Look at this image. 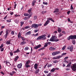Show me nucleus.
Returning <instances> with one entry per match:
<instances>
[{
  "label": "nucleus",
  "mask_w": 76,
  "mask_h": 76,
  "mask_svg": "<svg viewBox=\"0 0 76 76\" xmlns=\"http://www.w3.org/2000/svg\"><path fill=\"white\" fill-rule=\"evenodd\" d=\"M28 64H25V67H26V68H28V67H30L31 66L29 65H28Z\"/></svg>",
  "instance_id": "nucleus-15"
},
{
  "label": "nucleus",
  "mask_w": 76,
  "mask_h": 76,
  "mask_svg": "<svg viewBox=\"0 0 76 76\" xmlns=\"http://www.w3.org/2000/svg\"><path fill=\"white\" fill-rule=\"evenodd\" d=\"M10 56H13V52L11 51V52H10Z\"/></svg>",
  "instance_id": "nucleus-33"
},
{
  "label": "nucleus",
  "mask_w": 76,
  "mask_h": 76,
  "mask_svg": "<svg viewBox=\"0 0 76 76\" xmlns=\"http://www.w3.org/2000/svg\"><path fill=\"white\" fill-rule=\"evenodd\" d=\"M47 12V11H42V14H44L45 13H46Z\"/></svg>",
  "instance_id": "nucleus-46"
},
{
  "label": "nucleus",
  "mask_w": 76,
  "mask_h": 76,
  "mask_svg": "<svg viewBox=\"0 0 76 76\" xmlns=\"http://www.w3.org/2000/svg\"><path fill=\"white\" fill-rule=\"evenodd\" d=\"M29 18H29V16H28V17H25L23 19L25 20H27L28 19H29Z\"/></svg>",
  "instance_id": "nucleus-26"
},
{
  "label": "nucleus",
  "mask_w": 76,
  "mask_h": 76,
  "mask_svg": "<svg viewBox=\"0 0 76 76\" xmlns=\"http://www.w3.org/2000/svg\"><path fill=\"white\" fill-rule=\"evenodd\" d=\"M44 48H45L44 47H43L39 49H38V51H41V50H44Z\"/></svg>",
  "instance_id": "nucleus-36"
},
{
  "label": "nucleus",
  "mask_w": 76,
  "mask_h": 76,
  "mask_svg": "<svg viewBox=\"0 0 76 76\" xmlns=\"http://www.w3.org/2000/svg\"><path fill=\"white\" fill-rule=\"evenodd\" d=\"M36 3V0H34L33 1H32V6H34L35 5V4Z\"/></svg>",
  "instance_id": "nucleus-11"
},
{
  "label": "nucleus",
  "mask_w": 76,
  "mask_h": 76,
  "mask_svg": "<svg viewBox=\"0 0 76 76\" xmlns=\"http://www.w3.org/2000/svg\"><path fill=\"white\" fill-rule=\"evenodd\" d=\"M44 72V73H48V71H45Z\"/></svg>",
  "instance_id": "nucleus-58"
},
{
  "label": "nucleus",
  "mask_w": 76,
  "mask_h": 76,
  "mask_svg": "<svg viewBox=\"0 0 76 76\" xmlns=\"http://www.w3.org/2000/svg\"><path fill=\"white\" fill-rule=\"evenodd\" d=\"M59 41V39H54V41H55V42H57V41Z\"/></svg>",
  "instance_id": "nucleus-48"
},
{
  "label": "nucleus",
  "mask_w": 76,
  "mask_h": 76,
  "mask_svg": "<svg viewBox=\"0 0 76 76\" xmlns=\"http://www.w3.org/2000/svg\"><path fill=\"white\" fill-rule=\"evenodd\" d=\"M15 22L16 23H18L19 22V20H18L17 19H16L15 20Z\"/></svg>",
  "instance_id": "nucleus-39"
},
{
  "label": "nucleus",
  "mask_w": 76,
  "mask_h": 76,
  "mask_svg": "<svg viewBox=\"0 0 76 76\" xmlns=\"http://www.w3.org/2000/svg\"><path fill=\"white\" fill-rule=\"evenodd\" d=\"M12 73L13 74H15V73H16V72H15V71H13L12 72Z\"/></svg>",
  "instance_id": "nucleus-63"
},
{
  "label": "nucleus",
  "mask_w": 76,
  "mask_h": 76,
  "mask_svg": "<svg viewBox=\"0 0 76 76\" xmlns=\"http://www.w3.org/2000/svg\"><path fill=\"white\" fill-rule=\"evenodd\" d=\"M24 24V22H20V26H22V25Z\"/></svg>",
  "instance_id": "nucleus-42"
},
{
  "label": "nucleus",
  "mask_w": 76,
  "mask_h": 76,
  "mask_svg": "<svg viewBox=\"0 0 76 76\" xmlns=\"http://www.w3.org/2000/svg\"><path fill=\"white\" fill-rule=\"evenodd\" d=\"M12 41V39H10V40L7 41L6 42V43L7 45H9L10 44H11V43H10V42Z\"/></svg>",
  "instance_id": "nucleus-9"
},
{
  "label": "nucleus",
  "mask_w": 76,
  "mask_h": 76,
  "mask_svg": "<svg viewBox=\"0 0 76 76\" xmlns=\"http://www.w3.org/2000/svg\"><path fill=\"white\" fill-rule=\"evenodd\" d=\"M11 34L12 35H14L15 34V31H12L11 32Z\"/></svg>",
  "instance_id": "nucleus-44"
},
{
  "label": "nucleus",
  "mask_w": 76,
  "mask_h": 76,
  "mask_svg": "<svg viewBox=\"0 0 76 76\" xmlns=\"http://www.w3.org/2000/svg\"><path fill=\"white\" fill-rule=\"evenodd\" d=\"M9 32V31L8 30H7L6 31V34H9V32Z\"/></svg>",
  "instance_id": "nucleus-60"
},
{
  "label": "nucleus",
  "mask_w": 76,
  "mask_h": 76,
  "mask_svg": "<svg viewBox=\"0 0 76 76\" xmlns=\"http://www.w3.org/2000/svg\"><path fill=\"white\" fill-rule=\"evenodd\" d=\"M26 42L23 41L21 42L20 43V45H24V44H26Z\"/></svg>",
  "instance_id": "nucleus-14"
},
{
  "label": "nucleus",
  "mask_w": 76,
  "mask_h": 76,
  "mask_svg": "<svg viewBox=\"0 0 76 76\" xmlns=\"http://www.w3.org/2000/svg\"><path fill=\"white\" fill-rule=\"evenodd\" d=\"M58 37H61L62 36H63V34L61 33H60L59 34H58Z\"/></svg>",
  "instance_id": "nucleus-31"
},
{
  "label": "nucleus",
  "mask_w": 76,
  "mask_h": 76,
  "mask_svg": "<svg viewBox=\"0 0 76 76\" xmlns=\"http://www.w3.org/2000/svg\"><path fill=\"white\" fill-rule=\"evenodd\" d=\"M62 57V56H58L57 57V59H58V58H61V57Z\"/></svg>",
  "instance_id": "nucleus-54"
},
{
  "label": "nucleus",
  "mask_w": 76,
  "mask_h": 76,
  "mask_svg": "<svg viewBox=\"0 0 76 76\" xmlns=\"http://www.w3.org/2000/svg\"><path fill=\"white\" fill-rule=\"evenodd\" d=\"M19 51H20V50H19L18 49L16 51H14V53H19Z\"/></svg>",
  "instance_id": "nucleus-20"
},
{
  "label": "nucleus",
  "mask_w": 76,
  "mask_h": 76,
  "mask_svg": "<svg viewBox=\"0 0 76 76\" xmlns=\"http://www.w3.org/2000/svg\"><path fill=\"white\" fill-rule=\"evenodd\" d=\"M31 34V32L30 31H29L26 33L25 34V35L26 36H27V35H30V34Z\"/></svg>",
  "instance_id": "nucleus-13"
},
{
  "label": "nucleus",
  "mask_w": 76,
  "mask_h": 76,
  "mask_svg": "<svg viewBox=\"0 0 76 76\" xmlns=\"http://www.w3.org/2000/svg\"><path fill=\"white\" fill-rule=\"evenodd\" d=\"M49 41H52V42H53L54 41V39H53V38H50V39H49Z\"/></svg>",
  "instance_id": "nucleus-30"
},
{
  "label": "nucleus",
  "mask_w": 76,
  "mask_h": 76,
  "mask_svg": "<svg viewBox=\"0 0 76 76\" xmlns=\"http://www.w3.org/2000/svg\"><path fill=\"white\" fill-rule=\"evenodd\" d=\"M38 27V25L36 24H33L32 25H31V28H37Z\"/></svg>",
  "instance_id": "nucleus-4"
},
{
  "label": "nucleus",
  "mask_w": 76,
  "mask_h": 76,
  "mask_svg": "<svg viewBox=\"0 0 76 76\" xmlns=\"http://www.w3.org/2000/svg\"><path fill=\"white\" fill-rule=\"evenodd\" d=\"M32 8H31L30 9H29L28 11V13H30L31 12H32Z\"/></svg>",
  "instance_id": "nucleus-29"
},
{
  "label": "nucleus",
  "mask_w": 76,
  "mask_h": 76,
  "mask_svg": "<svg viewBox=\"0 0 76 76\" xmlns=\"http://www.w3.org/2000/svg\"><path fill=\"white\" fill-rule=\"evenodd\" d=\"M50 20H51L53 22H54V20L51 18H49L47 20V21L44 24V26H47V25L50 23Z\"/></svg>",
  "instance_id": "nucleus-2"
},
{
  "label": "nucleus",
  "mask_w": 76,
  "mask_h": 76,
  "mask_svg": "<svg viewBox=\"0 0 76 76\" xmlns=\"http://www.w3.org/2000/svg\"><path fill=\"white\" fill-rule=\"evenodd\" d=\"M55 70H58V69H57V68H53V69H51V72H54V71H55Z\"/></svg>",
  "instance_id": "nucleus-16"
},
{
  "label": "nucleus",
  "mask_w": 76,
  "mask_h": 76,
  "mask_svg": "<svg viewBox=\"0 0 76 76\" xmlns=\"http://www.w3.org/2000/svg\"><path fill=\"white\" fill-rule=\"evenodd\" d=\"M49 50L50 51H54L56 50V48L51 47L49 48Z\"/></svg>",
  "instance_id": "nucleus-10"
},
{
  "label": "nucleus",
  "mask_w": 76,
  "mask_h": 76,
  "mask_svg": "<svg viewBox=\"0 0 76 76\" xmlns=\"http://www.w3.org/2000/svg\"><path fill=\"white\" fill-rule=\"evenodd\" d=\"M30 62H31V61H30V60H28V61H27L26 63L25 64H29L30 63Z\"/></svg>",
  "instance_id": "nucleus-23"
},
{
  "label": "nucleus",
  "mask_w": 76,
  "mask_h": 76,
  "mask_svg": "<svg viewBox=\"0 0 76 76\" xmlns=\"http://www.w3.org/2000/svg\"><path fill=\"white\" fill-rule=\"evenodd\" d=\"M38 31H39V29H38V30H34V32L35 33H36V32H38Z\"/></svg>",
  "instance_id": "nucleus-49"
},
{
  "label": "nucleus",
  "mask_w": 76,
  "mask_h": 76,
  "mask_svg": "<svg viewBox=\"0 0 76 76\" xmlns=\"http://www.w3.org/2000/svg\"><path fill=\"white\" fill-rule=\"evenodd\" d=\"M66 46H64L62 48V50H65V48H66Z\"/></svg>",
  "instance_id": "nucleus-40"
},
{
  "label": "nucleus",
  "mask_w": 76,
  "mask_h": 76,
  "mask_svg": "<svg viewBox=\"0 0 76 76\" xmlns=\"http://www.w3.org/2000/svg\"><path fill=\"white\" fill-rule=\"evenodd\" d=\"M59 53H60V51H56L53 53L52 54V56H56V55H57V54H59Z\"/></svg>",
  "instance_id": "nucleus-5"
},
{
  "label": "nucleus",
  "mask_w": 76,
  "mask_h": 76,
  "mask_svg": "<svg viewBox=\"0 0 76 76\" xmlns=\"http://www.w3.org/2000/svg\"><path fill=\"white\" fill-rule=\"evenodd\" d=\"M28 13L29 15V16H28V18H30V17H31V16L32 15V12H31L29 13Z\"/></svg>",
  "instance_id": "nucleus-24"
},
{
  "label": "nucleus",
  "mask_w": 76,
  "mask_h": 76,
  "mask_svg": "<svg viewBox=\"0 0 76 76\" xmlns=\"http://www.w3.org/2000/svg\"><path fill=\"white\" fill-rule=\"evenodd\" d=\"M48 46V45L47 43H46L45 44V45L44 46V47H46Z\"/></svg>",
  "instance_id": "nucleus-43"
},
{
  "label": "nucleus",
  "mask_w": 76,
  "mask_h": 76,
  "mask_svg": "<svg viewBox=\"0 0 76 76\" xmlns=\"http://www.w3.org/2000/svg\"><path fill=\"white\" fill-rule=\"evenodd\" d=\"M21 37V34L20 32H19L18 33V38L19 39Z\"/></svg>",
  "instance_id": "nucleus-19"
},
{
  "label": "nucleus",
  "mask_w": 76,
  "mask_h": 76,
  "mask_svg": "<svg viewBox=\"0 0 76 76\" xmlns=\"http://www.w3.org/2000/svg\"><path fill=\"white\" fill-rule=\"evenodd\" d=\"M71 64H72L71 62L69 63L66 67H69V66H70V65H71Z\"/></svg>",
  "instance_id": "nucleus-35"
},
{
  "label": "nucleus",
  "mask_w": 76,
  "mask_h": 76,
  "mask_svg": "<svg viewBox=\"0 0 76 76\" xmlns=\"http://www.w3.org/2000/svg\"><path fill=\"white\" fill-rule=\"evenodd\" d=\"M0 50L1 51H4V48H1Z\"/></svg>",
  "instance_id": "nucleus-56"
},
{
  "label": "nucleus",
  "mask_w": 76,
  "mask_h": 76,
  "mask_svg": "<svg viewBox=\"0 0 76 76\" xmlns=\"http://www.w3.org/2000/svg\"><path fill=\"white\" fill-rule=\"evenodd\" d=\"M59 12V9L58 8H56L55 9V10L53 12V13H56L57 12Z\"/></svg>",
  "instance_id": "nucleus-12"
},
{
  "label": "nucleus",
  "mask_w": 76,
  "mask_h": 76,
  "mask_svg": "<svg viewBox=\"0 0 76 76\" xmlns=\"http://www.w3.org/2000/svg\"><path fill=\"white\" fill-rule=\"evenodd\" d=\"M41 47V45L39 44V45H38L36 46H35L34 47V48L35 49V50H37L38 48H40Z\"/></svg>",
  "instance_id": "nucleus-6"
},
{
  "label": "nucleus",
  "mask_w": 76,
  "mask_h": 76,
  "mask_svg": "<svg viewBox=\"0 0 76 76\" xmlns=\"http://www.w3.org/2000/svg\"><path fill=\"white\" fill-rule=\"evenodd\" d=\"M47 44H48V45H52V44L50 42H47Z\"/></svg>",
  "instance_id": "nucleus-32"
},
{
  "label": "nucleus",
  "mask_w": 76,
  "mask_h": 76,
  "mask_svg": "<svg viewBox=\"0 0 76 76\" xmlns=\"http://www.w3.org/2000/svg\"><path fill=\"white\" fill-rule=\"evenodd\" d=\"M58 62V60H56L55 61H53V63H57Z\"/></svg>",
  "instance_id": "nucleus-45"
},
{
  "label": "nucleus",
  "mask_w": 76,
  "mask_h": 76,
  "mask_svg": "<svg viewBox=\"0 0 76 76\" xmlns=\"http://www.w3.org/2000/svg\"><path fill=\"white\" fill-rule=\"evenodd\" d=\"M25 29H28V28H29V26H25L24 27Z\"/></svg>",
  "instance_id": "nucleus-55"
},
{
  "label": "nucleus",
  "mask_w": 76,
  "mask_h": 76,
  "mask_svg": "<svg viewBox=\"0 0 76 76\" xmlns=\"http://www.w3.org/2000/svg\"><path fill=\"white\" fill-rule=\"evenodd\" d=\"M7 15H6L5 17L4 18V19H5V20H6V18H7Z\"/></svg>",
  "instance_id": "nucleus-61"
},
{
  "label": "nucleus",
  "mask_w": 76,
  "mask_h": 76,
  "mask_svg": "<svg viewBox=\"0 0 76 76\" xmlns=\"http://www.w3.org/2000/svg\"><path fill=\"white\" fill-rule=\"evenodd\" d=\"M71 69L73 71L75 72L76 70V63H75L71 66Z\"/></svg>",
  "instance_id": "nucleus-3"
},
{
  "label": "nucleus",
  "mask_w": 76,
  "mask_h": 76,
  "mask_svg": "<svg viewBox=\"0 0 76 76\" xmlns=\"http://www.w3.org/2000/svg\"><path fill=\"white\" fill-rule=\"evenodd\" d=\"M4 46V45L3 44H2L1 45V46H0V49L1 48H2Z\"/></svg>",
  "instance_id": "nucleus-47"
},
{
  "label": "nucleus",
  "mask_w": 76,
  "mask_h": 76,
  "mask_svg": "<svg viewBox=\"0 0 76 76\" xmlns=\"http://www.w3.org/2000/svg\"><path fill=\"white\" fill-rule=\"evenodd\" d=\"M43 4H45L46 5H47L48 4V3L45 2H43Z\"/></svg>",
  "instance_id": "nucleus-51"
},
{
  "label": "nucleus",
  "mask_w": 76,
  "mask_h": 76,
  "mask_svg": "<svg viewBox=\"0 0 76 76\" xmlns=\"http://www.w3.org/2000/svg\"><path fill=\"white\" fill-rule=\"evenodd\" d=\"M24 15L25 16H29V14L25 13L24 14Z\"/></svg>",
  "instance_id": "nucleus-34"
},
{
  "label": "nucleus",
  "mask_w": 76,
  "mask_h": 76,
  "mask_svg": "<svg viewBox=\"0 0 76 76\" xmlns=\"http://www.w3.org/2000/svg\"><path fill=\"white\" fill-rule=\"evenodd\" d=\"M71 39H76V35H71Z\"/></svg>",
  "instance_id": "nucleus-7"
},
{
  "label": "nucleus",
  "mask_w": 76,
  "mask_h": 76,
  "mask_svg": "<svg viewBox=\"0 0 76 76\" xmlns=\"http://www.w3.org/2000/svg\"><path fill=\"white\" fill-rule=\"evenodd\" d=\"M70 39H71V36H70L67 38V39H68V40H70Z\"/></svg>",
  "instance_id": "nucleus-41"
},
{
  "label": "nucleus",
  "mask_w": 76,
  "mask_h": 76,
  "mask_svg": "<svg viewBox=\"0 0 76 76\" xmlns=\"http://www.w3.org/2000/svg\"><path fill=\"white\" fill-rule=\"evenodd\" d=\"M0 73L1 74H2V75H4V73L3 72H1Z\"/></svg>",
  "instance_id": "nucleus-59"
},
{
  "label": "nucleus",
  "mask_w": 76,
  "mask_h": 76,
  "mask_svg": "<svg viewBox=\"0 0 76 76\" xmlns=\"http://www.w3.org/2000/svg\"><path fill=\"white\" fill-rule=\"evenodd\" d=\"M45 37H46V35L45 34L39 36L37 38L36 40L37 41H38V40H41V39L42 40H45V39L47 38Z\"/></svg>",
  "instance_id": "nucleus-1"
},
{
  "label": "nucleus",
  "mask_w": 76,
  "mask_h": 76,
  "mask_svg": "<svg viewBox=\"0 0 76 76\" xmlns=\"http://www.w3.org/2000/svg\"><path fill=\"white\" fill-rule=\"evenodd\" d=\"M72 42L74 45H75V44H76V41H75V40H72Z\"/></svg>",
  "instance_id": "nucleus-27"
},
{
  "label": "nucleus",
  "mask_w": 76,
  "mask_h": 76,
  "mask_svg": "<svg viewBox=\"0 0 76 76\" xmlns=\"http://www.w3.org/2000/svg\"><path fill=\"white\" fill-rule=\"evenodd\" d=\"M8 35L9 34H6L4 35V38L6 39V38H7V36H8Z\"/></svg>",
  "instance_id": "nucleus-28"
},
{
  "label": "nucleus",
  "mask_w": 76,
  "mask_h": 76,
  "mask_svg": "<svg viewBox=\"0 0 76 76\" xmlns=\"http://www.w3.org/2000/svg\"><path fill=\"white\" fill-rule=\"evenodd\" d=\"M6 64H7V63H9V64H10V65H11V64H10V62L8 61H6Z\"/></svg>",
  "instance_id": "nucleus-52"
},
{
  "label": "nucleus",
  "mask_w": 76,
  "mask_h": 76,
  "mask_svg": "<svg viewBox=\"0 0 76 76\" xmlns=\"http://www.w3.org/2000/svg\"><path fill=\"white\" fill-rule=\"evenodd\" d=\"M71 9H73V6H72V5H71Z\"/></svg>",
  "instance_id": "nucleus-64"
},
{
  "label": "nucleus",
  "mask_w": 76,
  "mask_h": 76,
  "mask_svg": "<svg viewBox=\"0 0 76 76\" xmlns=\"http://www.w3.org/2000/svg\"><path fill=\"white\" fill-rule=\"evenodd\" d=\"M58 31L59 33H60L61 32V29L60 28H58Z\"/></svg>",
  "instance_id": "nucleus-22"
},
{
  "label": "nucleus",
  "mask_w": 76,
  "mask_h": 76,
  "mask_svg": "<svg viewBox=\"0 0 76 76\" xmlns=\"http://www.w3.org/2000/svg\"><path fill=\"white\" fill-rule=\"evenodd\" d=\"M51 73H50L48 75H47V76H51Z\"/></svg>",
  "instance_id": "nucleus-62"
},
{
  "label": "nucleus",
  "mask_w": 76,
  "mask_h": 76,
  "mask_svg": "<svg viewBox=\"0 0 76 76\" xmlns=\"http://www.w3.org/2000/svg\"><path fill=\"white\" fill-rule=\"evenodd\" d=\"M52 64H48V65L47 66V67L48 68L50 67H51L52 66Z\"/></svg>",
  "instance_id": "nucleus-37"
},
{
  "label": "nucleus",
  "mask_w": 76,
  "mask_h": 76,
  "mask_svg": "<svg viewBox=\"0 0 76 76\" xmlns=\"http://www.w3.org/2000/svg\"><path fill=\"white\" fill-rule=\"evenodd\" d=\"M34 20H35V19H37V16H34Z\"/></svg>",
  "instance_id": "nucleus-53"
},
{
  "label": "nucleus",
  "mask_w": 76,
  "mask_h": 76,
  "mask_svg": "<svg viewBox=\"0 0 76 76\" xmlns=\"http://www.w3.org/2000/svg\"><path fill=\"white\" fill-rule=\"evenodd\" d=\"M33 35H34L35 37H37V36H38V33H37L35 34H33Z\"/></svg>",
  "instance_id": "nucleus-50"
},
{
  "label": "nucleus",
  "mask_w": 76,
  "mask_h": 76,
  "mask_svg": "<svg viewBox=\"0 0 76 76\" xmlns=\"http://www.w3.org/2000/svg\"><path fill=\"white\" fill-rule=\"evenodd\" d=\"M38 64H35L34 65V68L35 69H37V66H38Z\"/></svg>",
  "instance_id": "nucleus-18"
},
{
  "label": "nucleus",
  "mask_w": 76,
  "mask_h": 76,
  "mask_svg": "<svg viewBox=\"0 0 76 76\" xmlns=\"http://www.w3.org/2000/svg\"><path fill=\"white\" fill-rule=\"evenodd\" d=\"M22 64H20L17 65V67L18 69H21V68H22Z\"/></svg>",
  "instance_id": "nucleus-8"
},
{
  "label": "nucleus",
  "mask_w": 76,
  "mask_h": 76,
  "mask_svg": "<svg viewBox=\"0 0 76 76\" xmlns=\"http://www.w3.org/2000/svg\"><path fill=\"white\" fill-rule=\"evenodd\" d=\"M29 50V47L27 46L24 49V50L25 51H27V50Z\"/></svg>",
  "instance_id": "nucleus-25"
},
{
  "label": "nucleus",
  "mask_w": 76,
  "mask_h": 76,
  "mask_svg": "<svg viewBox=\"0 0 76 76\" xmlns=\"http://www.w3.org/2000/svg\"><path fill=\"white\" fill-rule=\"evenodd\" d=\"M66 54H67V53H64L61 54V56H62V57H63V56H65V55H66Z\"/></svg>",
  "instance_id": "nucleus-38"
},
{
  "label": "nucleus",
  "mask_w": 76,
  "mask_h": 76,
  "mask_svg": "<svg viewBox=\"0 0 76 76\" xmlns=\"http://www.w3.org/2000/svg\"><path fill=\"white\" fill-rule=\"evenodd\" d=\"M70 51L71 52L73 51V47L72 46L70 47Z\"/></svg>",
  "instance_id": "nucleus-17"
},
{
  "label": "nucleus",
  "mask_w": 76,
  "mask_h": 76,
  "mask_svg": "<svg viewBox=\"0 0 76 76\" xmlns=\"http://www.w3.org/2000/svg\"><path fill=\"white\" fill-rule=\"evenodd\" d=\"M19 56H17L14 59V61H17V60H18V58H19Z\"/></svg>",
  "instance_id": "nucleus-21"
},
{
  "label": "nucleus",
  "mask_w": 76,
  "mask_h": 76,
  "mask_svg": "<svg viewBox=\"0 0 76 76\" xmlns=\"http://www.w3.org/2000/svg\"><path fill=\"white\" fill-rule=\"evenodd\" d=\"M3 31H1L0 32V35H1L2 34H3Z\"/></svg>",
  "instance_id": "nucleus-57"
}]
</instances>
